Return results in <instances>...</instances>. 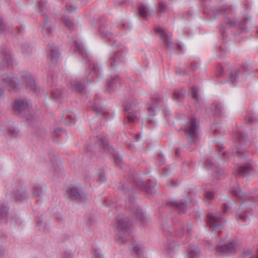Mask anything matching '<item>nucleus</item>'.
I'll return each instance as SVG.
<instances>
[{
  "mask_svg": "<svg viewBox=\"0 0 258 258\" xmlns=\"http://www.w3.org/2000/svg\"><path fill=\"white\" fill-rule=\"evenodd\" d=\"M131 225L128 217L124 215L118 217L115 227L118 231L116 239L118 243H123L126 240V236L130 234L128 229Z\"/></svg>",
  "mask_w": 258,
  "mask_h": 258,
  "instance_id": "nucleus-1",
  "label": "nucleus"
},
{
  "mask_svg": "<svg viewBox=\"0 0 258 258\" xmlns=\"http://www.w3.org/2000/svg\"><path fill=\"white\" fill-rule=\"evenodd\" d=\"M15 112L27 120H30L34 116L31 112V103L26 99H19L15 101L13 106Z\"/></svg>",
  "mask_w": 258,
  "mask_h": 258,
  "instance_id": "nucleus-2",
  "label": "nucleus"
},
{
  "mask_svg": "<svg viewBox=\"0 0 258 258\" xmlns=\"http://www.w3.org/2000/svg\"><path fill=\"white\" fill-rule=\"evenodd\" d=\"M1 87L6 88L11 92H14L19 90L22 87V85L16 76L5 74L0 77V87Z\"/></svg>",
  "mask_w": 258,
  "mask_h": 258,
  "instance_id": "nucleus-3",
  "label": "nucleus"
},
{
  "mask_svg": "<svg viewBox=\"0 0 258 258\" xmlns=\"http://www.w3.org/2000/svg\"><path fill=\"white\" fill-rule=\"evenodd\" d=\"M239 245L235 241H232L228 243H224L223 241L217 245L216 253L218 255L232 253L238 249Z\"/></svg>",
  "mask_w": 258,
  "mask_h": 258,
  "instance_id": "nucleus-4",
  "label": "nucleus"
},
{
  "mask_svg": "<svg viewBox=\"0 0 258 258\" xmlns=\"http://www.w3.org/2000/svg\"><path fill=\"white\" fill-rule=\"evenodd\" d=\"M223 218L222 215L218 212L209 213L208 215L207 224L213 231L220 229L222 227L221 220Z\"/></svg>",
  "mask_w": 258,
  "mask_h": 258,
  "instance_id": "nucleus-5",
  "label": "nucleus"
},
{
  "mask_svg": "<svg viewBox=\"0 0 258 258\" xmlns=\"http://www.w3.org/2000/svg\"><path fill=\"white\" fill-rule=\"evenodd\" d=\"M199 124L196 119L192 118L190 122L185 127V132L188 136V139L191 142H196L200 137Z\"/></svg>",
  "mask_w": 258,
  "mask_h": 258,
  "instance_id": "nucleus-6",
  "label": "nucleus"
},
{
  "mask_svg": "<svg viewBox=\"0 0 258 258\" xmlns=\"http://www.w3.org/2000/svg\"><path fill=\"white\" fill-rule=\"evenodd\" d=\"M22 78L26 83L25 87L27 89L37 93L39 92V88L35 82L34 77L29 72H24Z\"/></svg>",
  "mask_w": 258,
  "mask_h": 258,
  "instance_id": "nucleus-7",
  "label": "nucleus"
},
{
  "mask_svg": "<svg viewBox=\"0 0 258 258\" xmlns=\"http://www.w3.org/2000/svg\"><path fill=\"white\" fill-rule=\"evenodd\" d=\"M137 103L134 101L129 102L124 105L125 110L127 112V118L130 122L138 120L139 113L134 110Z\"/></svg>",
  "mask_w": 258,
  "mask_h": 258,
  "instance_id": "nucleus-8",
  "label": "nucleus"
},
{
  "mask_svg": "<svg viewBox=\"0 0 258 258\" xmlns=\"http://www.w3.org/2000/svg\"><path fill=\"white\" fill-rule=\"evenodd\" d=\"M13 60V57L10 50L3 51L0 58V69L12 64Z\"/></svg>",
  "mask_w": 258,
  "mask_h": 258,
  "instance_id": "nucleus-9",
  "label": "nucleus"
},
{
  "mask_svg": "<svg viewBox=\"0 0 258 258\" xmlns=\"http://www.w3.org/2000/svg\"><path fill=\"white\" fill-rule=\"evenodd\" d=\"M155 31L157 34H159L163 41V42L169 47L173 46V42L171 39L170 35H168L165 32V30L161 27H157L155 28Z\"/></svg>",
  "mask_w": 258,
  "mask_h": 258,
  "instance_id": "nucleus-10",
  "label": "nucleus"
},
{
  "mask_svg": "<svg viewBox=\"0 0 258 258\" xmlns=\"http://www.w3.org/2000/svg\"><path fill=\"white\" fill-rule=\"evenodd\" d=\"M236 219L238 223L244 225L248 222L249 217L246 211L244 210L243 205H241L236 214Z\"/></svg>",
  "mask_w": 258,
  "mask_h": 258,
  "instance_id": "nucleus-11",
  "label": "nucleus"
},
{
  "mask_svg": "<svg viewBox=\"0 0 258 258\" xmlns=\"http://www.w3.org/2000/svg\"><path fill=\"white\" fill-rule=\"evenodd\" d=\"M88 107L93 109L97 114L106 115L108 113L105 108L101 105L100 101L98 100H95L93 102L90 101Z\"/></svg>",
  "mask_w": 258,
  "mask_h": 258,
  "instance_id": "nucleus-12",
  "label": "nucleus"
},
{
  "mask_svg": "<svg viewBox=\"0 0 258 258\" xmlns=\"http://www.w3.org/2000/svg\"><path fill=\"white\" fill-rule=\"evenodd\" d=\"M89 68L91 70V73L89 76V79L97 77L100 74V68L98 64L93 60L89 59Z\"/></svg>",
  "mask_w": 258,
  "mask_h": 258,
  "instance_id": "nucleus-13",
  "label": "nucleus"
},
{
  "mask_svg": "<svg viewBox=\"0 0 258 258\" xmlns=\"http://www.w3.org/2000/svg\"><path fill=\"white\" fill-rule=\"evenodd\" d=\"M126 204L128 208L135 213L136 217L142 222H144V215L141 209L132 202L129 201Z\"/></svg>",
  "mask_w": 258,
  "mask_h": 258,
  "instance_id": "nucleus-14",
  "label": "nucleus"
},
{
  "mask_svg": "<svg viewBox=\"0 0 258 258\" xmlns=\"http://www.w3.org/2000/svg\"><path fill=\"white\" fill-rule=\"evenodd\" d=\"M150 183V180L148 181L147 183H145L142 180L139 179L135 181V184L141 190L152 194L153 192V186L151 185Z\"/></svg>",
  "mask_w": 258,
  "mask_h": 258,
  "instance_id": "nucleus-15",
  "label": "nucleus"
},
{
  "mask_svg": "<svg viewBox=\"0 0 258 258\" xmlns=\"http://www.w3.org/2000/svg\"><path fill=\"white\" fill-rule=\"evenodd\" d=\"M127 53L126 50H124L123 51H119L118 53H115L113 55V56L111 57V66L113 67L116 62H121L123 61L124 58L125 57Z\"/></svg>",
  "mask_w": 258,
  "mask_h": 258,
  "instance_id": "nucleus-16",
  "label": "nucleus"
},
{
  "mask_svg": "<svg viewBox=\"0 0 258 258\" xmlns=\"http://www.w3.org/2000/svg\"><path fill=\"white\" fill-rule=\"evenodd\" d=\"M14 196L17 201H23L28 197V190L26 188L18 189L15 192Z\"/></svg>",
  "mask_w": 258,
  "mask_h": 258,
  "instance_id": "nucleus-17",
  "label": "nucleus"
},
{
  "mask_svg": "<svg viewBox=\"0 0 258 258\" xmlns=\"http://www.w3.org/2000/svg\"><path fill=\"white\" fill-rule=\"evenodd\" d=\"M99 31L100 33L104 35L106 37H108L110 40L111 43H112V44L114 46H118V44L116 43V40H114L113 37L112 36L111 33H110L106 29V27L104 25H102L100 28Z\"/></svg>",
  "mask_w": 258,
  "mask_h": 258,
  "instance_id": "nucleus-18",
  "label": "nucleus"
},
{
  "mask_svg": "<svg viewBox=\"0 0 258 258\" xmlns=\"http://www.w3.org/2000/svg\"><path fill=\"white\" fill-rule=\"evenodd\" d=\"M95 147H98L104 149H109L107 144V140L105 137L101 136L98 137L97 140L95 143Z\"/></svg>",
  "mask_w": 258,
  "mask_h": 258,
  "instance_id": "nucleus-19",
  "label": "nucleus"
},
{
  "mask_svg": "<svg viewBox=\"0 0 258 258\" xmlns=\"http://www.w3.org/2000/svg\"><path fill=\"white\" fill-rule=\"evenodd\" d=\"M251 170V166L248 164L240 167L237 170L234 171L236 176H242L248 173Z\"/></svg>",
  "mask_w": 258,
  "mask_h": 258,
  "instance_id": "nucleus-20",
  "label": "nucleus"
},
{
  "mask_svg": "<svg viewBox=\"0 0 258 258\" xmlns=\"http://www.w3.org/2000/svg\"><path fill=\"white\" fill-rule=\"evenodd\" d=\"M75 50L76 51L80 53L83 57H88V53L82 44V42L79 41H75Z\"/></svg>",
  "mask_w": 258,
  "mask_h": 258,
  "instance_id": "nucleus-21",
  "label": "nucleus"
},
{
  "mask_svg": "<svg viewBox=\"0 0 258 258\" xmlns=\"http://www.w3.org/2000/svg\"><path fill=\"white\" fill-rule=\"evenodd\" d=\"M200 253V250L197 246H191L188 249L189 258H198Z\"/></svg>",
  "mask_w": 258,
  "mask_h": 258,
  "instance_id": "nucleus-22",
  "label": "nucleus"
},
{
  "mask_svg": "<svg viewBox=\"0 0 258 258\" xmlns=\"http://www.w3.org/2000/svg\"><path fill=\"white\" fill-rule=\"evenodd\" d=\"M144 251L145 248L142 244H136L133 247V253L136 254L138 257L143 256Z\"/></svg>",
  "mask_w": 258,
  "mask_h": 258,
  "instance_id": "nucleus-23",
  "label": "nucleus"
},
{
  "mask_svg": "<svg viewBox=\"0 0 258 258\" xmlns=\"http://www.w3.org/2000/svg\"><path fill=\"white\" fill-rule=\"evenodd\" d=\"M120 85V80L118 77L112 78L108 84V91L111 92L114 88Z\"/></svg>",
  "mask_w": 258,
  "mask_h": 258,
  "instance_id": "nucleus-24",
  "label": "nucleus"
},
{
  "mask_svg": "<svg viewBox=\"0 0 258 258\" xmlns=\"http://www.w3.org/2000/svg\"><path fill=\"white\" fill-rule=\"evenodd\" d=\"M8 212L9 209L6 206L0 205V218L8 222L9 219Z\"/></svg>",
  "mask_w": 258,
  "mask_h": 258,
  "instance_id": "nucleus-25",
  "label": "nucleus"
},
{
  "mask_svg": "<svg viewBox=\"0 0 258 258\" xmlns=\"http://www.w3.org/2000/svg\"><path fill=\"white\" fill-rule=\"evenodd\" d=\"M231 192L236 197L239 199H242L244 196V194L240 189L238 185L231 187Z\"/></svg>",
  "mask_w": 258,
  "mask_h": 258,
  "instance_id": "nucleus-26",
  "label": "nucleus"
},
{
  "mask_svg": "<svg viewBox=\"0 0 258 258\" xmlns=\"http://www.w3.org/2000/svg\"><path fill=\"white\" fill-rule=\"evenodd\" d=\"M19 130L14 125H9L7 128V132L6 136H9L10 138H14L17 136Z\"/></svg>",
  "mask_w": 258,
  "mask_h": 258,
  "instance_id": "nucleus-27",
  "label": "nucleus"
},
{
  "mask_svg": "<svg viewBox=\"0 0 258 258\" xmlns=\"http://www.w3.org/2000/svg\"><path fill=\"white\" fill-rule=\"evenodd\" d=\"M70 192L71 195L75 199L78 200L81 199L82 194L83 192L80 189L76 187H72L70 189Z\"/></svg>",
  "mask_w": 258,
  "mask_h": 258,
  "instance_id": "nucleus-28",
  "label": "nucleus"
},
{
  "mask_svg": "<svg viewBox=\"0 0 258 258\" xmlns=\"http://www.w3.org/2000/svg\"><path fill=\"white\" fill-rule=\"evenodd\" d=\"M71 85L74 89L81 93L84 89L83 85L81 84L78 81H72Z\"/></svg>",
  "mask_w": 258,
  "mask_h": 258,
  "instance_id": "nucleus-29",
  "label": "nucleus"
},
{
  "mask_svg": "<svg viewBox=\"0 0 258 258\" xmlns=\"http://www.w3.org/2000/svg\"><path fill=\"white\" fill-rule=\"evenodd\" d=\"M242 74L239 71L232 73L230 77V81L232 83L237 82L239 80H242Z\"/></svg>",
  "mask_w": 258,
  "mask_h": 258,
  "instance_id": "nucleus-30",
  "label": "nucleus"
},
{
  "mask_svg": "<svg viewBox=\"0 0 258 258\" xmlns=\"http://www.w3.org/2000/svg\"><path fill=\"white\" fill-rule=\"evenodd\" d=\"M212 111L214 113L221 115L223 110V106L221 104H214L212 106Z\"/></svg>",
  "mask_w": 258,
  "mask_h": 258,
  "instance_id": "nucleus-31",
  "label": "nucleus"
},
{
  "mask_svg": "<svg viewBox=\"0 0 258 258\" xmlns=\"http://www.w3.org/2000/svg\"><path fill=\"white\" fill-rule=\"evenodd\" d=\"M185 91L183 89L175 90L173 92L174 98L176 99H180L183 98L185 96Z\"/></svg>",
  "mask_w": 258,
  "mask_h": 258,
  "instance_id": "nucleus-32",
  "label": "nucleus"
},
{
  "mask_svg": "<svg viewBox=\"0 0 258 258\" xmlns=\"http://www.w3.org/2000/svg\"><path fill=\"white\" fill-rule=\"evenodd\" d=\"M67 120L65 123L68 125H72L75 123V115L72 112H69L66 114Z\"/></svg>",
  "mask_w": 258,
  "mask_h": 258,
  "instance_id": "nucleus-33",
  "label": "nucleus"
},
{
  "mask_svg": "<svg viewBox=\"0 0 258 258\" xmlns=\"http://www.w3.org/2000/svg\"><path fill=\"white\" fill-rule=\"evenodd\" d=\"M53 31V27L51 23L49 21H46L43 26V33L45 35V33L48 32L49 34H51Z\"/></svg>",
  "mask_w": 258,
  "mask_h": 258,
  "instance_id": "nucleus-34",
  "label": "nucleus"
},
{
  "mask_svg": "<svg viewBox=\"0 0 258 258\" xmlns=\"http://www.w3.org/2000/svg\"><path fill=\"white\" fill-rule=\"evenodd\" d=\"M139 11L140 15L143 18L147 17L149 14V11L148 9L144 5H141L139 7Z\"/></svg>",
  "mask_w": 258,
  "mask_h": 258,
  "instance_id": "nucleus-35",
  "label": "nucleus"
},
{
  "mask_svg": "<svg viewBox=\"0 0 258 258\" xmlns=\"http://www.w3.org/2000/svg\"><path fill=\"white\" fill-rule=\"evenodd\" d=\"M33 197H38L41 195L42 188L39 184H36L33 187Z\"/></svg>",
  "mask_w": 258,
  "mask_h": 258,
  "instance_id": "nucleus-36",
  "label": "nucleus"
},
{
  "mask_svg": "<svg viewBox=\"0 0 258 258\" xmlns=\"http://www.w3.org/2000/svg\"><path fill=\"white\" fill-rule=\"evenodd\" d=\"M62 95L63 94L59 89H55L51 91V96L54 99L59 100Z\"/></svg>",
  "mask_w": 258,
  "mask_h": 258,
  "instance_id": "nucleus-37",
  "label": "nucleus"
},
{
  "mask_svg": "<svg viewBox=\"0 0 258 258\" xmlns=\"http://www.w3.org/2000/svg\"><path fill=\"white\" fill-rule=\"evenodd\" d=\"M174 204L179 212L184 213L186 211V204H185L183 202H175Z\"/></svg>",
  "mask_w": 258,
  "mask_h": 258,
  "instance_id": "nucleus-38",
  "label": "nucleus"
},
{
  "mask_svg": "<svg viewBox=\"0 0 258 258\" xmlns=\"http://www.w3.org/2000/svg\"><path fill=\"white\" fill-rule=\"evenodd\" d=\"M204 197L208 200H213L215 198V192L212 190H207L205 191Z\"/></svg>",
  "mask_w": 258,
  "mask_h": 258,
  "instance_id": "nucleus-39",
  "label": "nucleus"
},
{
  "mask_svg": "<svg viewBox=\"0 0 258 258\" xmlns=\"http://www.w3.org/2000/svg\"><path fill=\"white\" fill-rule=\"evenodd\" d=\"M166 9V6L165 4L162 2H160L159 5L157 6V10L158 15H161L164 13Z\"/></svg>",
  "mask_w": 258,
  "mask_h": 258,
  "instance_id": "nucleus-40",
  "label": "nucleus"
},
{
  "mask_svg": "<svg viewBox=\"0 0 258 258\" xmlns=\"http://www.w3.org/2000/svg\"><path fill=\"white\" fill-rule=\"evenodd\" d=\"M50 49L51 59H54L57 58L58 56V48L56 46H53L52 48L51 47Z\"/></svg>",
  "mask_w": 258,
  "mask_h": 258,
  "instance_id": "nucleus-41",
  "label": "nucleus"
},
{
  "mask_svg": "<svg viewBox=\"0 0 258 258\" xmlns=\"http://www.w3.org/2000/svg\"><path fill=\"white\" fill-rule=\"evenodd\" d=\"M158 108L157 102L156 101H153L152 103L149 105L148 110L150 112H155Z\"/></svg>",
  "mask_w": 258,
  "mask_h": 258,
  "instance_id": "nucleus-42",
  "label": "nucleus"
},
{
  "mask_svg": "<svg viewBox=\"0 0 258 258\" xmlns=\"http://www.w3.org/2000/svg\"><path fill=\"white\" fill-rule=\"evenodd\" d=\"M242 258H253L254 255L252 253V250L251 249H248L243 252L242 254Z\"/></svg>",
  "mask_w": 258,
  "mask_h": 258,
  "instance_id": "nucleus-43",
  "label": "nucleus"
},
{
  "mask_svg": "<svg viewBox=\"0 0 258 258\" xmlns=\"http://www.w3.org/2000/svg\"><path fill=\"white\" fill-rule=\"evenodd\" d=\"M114 163L118 166H120V163L122 162V158L118 154H115L112 157Z\"/></svg>",
  "mask_w": 258,
  "mask_h": 258,
  "instance_id": "nucleus-44",
  "label": "nucleus"
},
{
  "mask_svg": "<svg viewBox=\"0 0 258 258\" xmlns=\"http://www.w3.org/2000/svg\"><path fill=\"white\" fill-rule=\"evenodd\" d=\"M92 258H104L100 250L96 249L93 252Z\"/></svg>",
  "mask_w": 258,
  "mask_h": 258,
  "instance_id": "nucleus-45",
  "label": "nucleus"
},
{
  "mask_svg": "<svg viewBox=\"0 0 258 258\" xmlns=\"http://www.w3.org/2000/svg\"><path fill=\"white\" fill-rule=\"evenodd\" d=\"M63 21L65 23V25L69 28H70L73 26V22L72 20L69 19L64 17L63 18Z\"/></svg>",
  "mask_w": 258,
  "mask_h": 258,
  "instance_id": "nucleus-46",
  "label": "nucleus"
},
{
  "mask_svg": "<svg viewBox=\"0 0 258 258\" xmlns=\"http://www.w3.org/2000/svg\"><path fill=\"white\" fill-rule=\"evenodd\" d=\"M184 233V231L182 227L180 226L176 229V236L177 237H182Z\"/></svg>",
  "mask_w": 258,
  "mask_h": 258,
  "instance_id": "nucleus-47",
  "label": "nucleus"
},
{
  "mask_svg": "<svg viewBox=\"0 0 258 258\" xmlns=\"http://www.w3.org/2000/svg\"><path fill=\"white\" fill-rule=\"evenodd\" d=\"M191 95L192 98L196 100L197 102L198 101V90L196 88H193L192 89Z\"/></svg>",
  "mask_w": 258,
  "mask_h": 258,
  "instance_id": "nucleus-48",
  "label": "nucleus"
},
{
  "mask_svg": "<svg viewBox=\"0 0 258 258\" xmlns=\"http://www.w3.org/2000/svg\"><path fill=\"white\" fill-rule=\"evenodd\" d=\"M74 255V253L72 251H67L64 252L63 258H73Z\"/></svg>",
  "mask_w": 258,
  "mask_h": 258,
  "instance_id": "nucleus-49",
  "label": "nucleus"
},
{
  "mask_svg": "<svg viewBox=\"0 0 258 258\" xmlns=\"http://www.w3.org/2000/svg\"><path fill=\"white\" fill-rule=\"evenodd\" d=\"M7 253V250L3 245H0V257H3Z\"/></svg>",
  "mask_w": 258,
  "mask_h": 258,
  "instance_id": "nucleus-50",
  "label": "nucleus"
},
{
  "mask_svg": "<svg viewBox=\"0 0 258 258\" xmlns=\"http://www.w3.org/2000/svg\"><path fill=\"white\" fill-rule=\"evenodd\" d=\"M98 178L101 182H104L106 180L105 175L103 172H101L98 174Z\"/></svg>",
  "mask_w": 258,
  "mask_h": 258,
  "instance_id": "nucleus-51",
  "label": "nucleus"
},
{
  "mask_svg": "<svg viewBox=\"0 0 258 258\" xmlns=\"http://www.w3.org/2000/svg\"><path fill=\"white\" fill-rule=\"evenodd\" d=\"M248 21V19H244L241 21L239 24V27L241 29H243L245 25L247 24Z\"/></svg>",
  "mask_w": 258,
  "mask_h": 258,
  "instance_id": "nucleus-52",
  "label": "nucleus"
},
{
  "mask_svg": "<svg viewBox=\"0 0 258 258\" xmlns=\"http://www.w3.org/2000/svg\"><path fill=\"white\" fill-rule=\"evenodd\" d=\"M237 140L239 142L242 143L245 140L244 135H243L241 133H239L237 137Z\"/></svg>",
  "mask_w": 258,
  "mask_h": 258,
  "instance_id": "nucleus-53",
  "label": "nucleus"
},
{
  "mask_svg": "<svg viewBox=\"0 0 258 258\" xmlns=\"http://www.w3.org/2000/svg\"><path fill=\"white\" fill-rule=\"evenodd\" d=\"M61 132V129L60 127H56L54 129L53 133L56 136H58L59 135V133Z\"/></svg>",
  "mask_w": 258,
  "mask_h": 258,
  "instance_id": "nucleus-54",
  "label": "nucleus"
},
{
  "mask_svg": "<svg viewBox=\"0 0 258 258\" xmlns=\"http://www.w3.org/2000/svg\"><path fill=\"white\" fill-rule=\"evenodd\" d=\"M18 221H19V218L17 217H15V218H11L10 220V222L11 224H15V223L17 224L18 223Z\"/></svg>",
  "mask_w": 258,
  "mask_h": 258,
  "instance_id": "nucleus-55",
  "label": "nucleus"
},
{
  "mask_svg": "<svg viewBox=\"0 0 258 258\" xmlns=\"http://www.w3.org/2000/svg\"><path fill=\"white\" fill-rule=\"evenodd\" d=\"M177 48L178 50V53L182 52L183 50V45L181 42L178 43L176 44Z\"/></svg>",
  "mask_w": 258,
  "mask_h": 258,
  "instance_id": "nucleus-56",
  "label": "nucleus"
},
{
  "mask_svg": "<svg viewBox=\"0 0 258 258\" xmlns=\"http://www.w3.org/2000/svg\"><path fill=\"white\" fill-rule=\"evenodd\" d=\"M66 7H67V11L69 12H73V11H75L77 9V8L75 7H72H72L68 5H67Z\"/></svg>",
  "mask_w": 258,
  "mask_h": 258,
  "instance_id": "nucleus-57",
  "label": "nucleus"
},
{
  "mask_svg": "<svg viewBox=\"0 0 258 258\" xmlns=\"http://www.w3.org/2000/svg\"><path fill=\"white\" fill-rule=\"evenodd\" d=\"M205 165L208 169H210L212 165V163L210 160H207L205 162Z\"/></svg>",
  "mask_w": 258,
  "mask_h": 258,
  "instance_id": "nucleus-58",
  "label": "nucleus"
},
{
  "mask_svg": "<svg viewBox=\"0 0 258 258\" xmlns=\"http://www.w3.org/2000/svg\"><path fill=\"white\" fill-rule=\"evenodd\" d=\"M229 209V207L227 204H224L223 206V211L224 213H227Z\"/></svg>",
  "mask_w": 258,
  "mask_h": 258,
  "instance_id": "nucleus-59",
  "label": "nucleus"
},
{
  "mask_svg": "<svg viewBox=\"0 0 258 258\" xmlns=\"http://www.w3.org/2000/svg\"><path fill=\"white\" fill-rule=\"evenodd\" d=\"M153 115H150L148 118V121L149 124L154 123V121L153 119Z\"/></svg>",
  "mask_w": 258,
  "mask_h": 258,
  "instance_id": "nucleus-60",
  "label": "nucleus"
},
{
  "mask_svg": "<svg viewBox=\"0 0 258 258\" xmlns=\"http://www.w3.org/2000/svg\"><path fill=\"white\" fill-rule=\"evenodd\" d=\"M198 68V64L196 62H192L191 64V69L192 70H195Z\"/></svg>",
  "mask_w": 258,
  "mask_h": 258,
  "instance_id": "nucleus-61",
  "label": "nucleus"
},
{
  "mask_svg": "<svg viewBox=\"0 0 258 258\" xmlns=\"http://www.w3.org/2000/svg\"><path fill=\"white\" fill-rule=\"evenodd\" d=\"M5 25L2 20L0 18V31H3L4 30Z\"/></svg>",
  "mask_w": 258,
  "mask_h": 258,
  "instance_id": "nucleus-62",
  "label": "nucleus"
},
{
  "mask_svg": "<svg viewBox=\"0 0 258 258\" xmlns=\"http://www.w3.org/2000/svg\"><path fill=\"white\" fill-rule=\"evenodd\" d=\"M218 125L217 124H214L212 127V129L213 130V133L215 134V135H216L217 134V132H218V130L216 128H215V127H216V126Z\"/></svg>",
  "mask_w": 258,
  "mask_h": 258,
  "instance_id": "nucleus-63",
  "label": "nucleus"
},
{
  "mask_svg": "<svg viewBox=\"0 0 258 258\" xmlns=\"http://www.w3.org/2000/svg\"><path fill=\"white\" fill-rule=\"evenodd\" d=\"M192 228V225L190 224L187 225V232L188 234H190V230Z\"/></svg>",
  "mask_w": 258,
  "mask_h": 258,
  "instance_id": "nucleus-64",
  "label": "nucleus"
}]
</instances>
